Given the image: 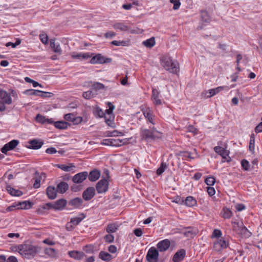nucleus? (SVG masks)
<instances>
[{
	"label": "nucleus",
	"mask_w": 262,
	"mask_h": 262,
	"mask_svg": "<svg viewBox=\"0 0 262 262\" xmlns=\"http://www.w3.org/2000/svg\"><path fill=\"white\" fill-rule=\"evenodd\" d=\"M161 64L164 69L172 73L177 74L179 71L178 63L170 57L164 56L161 58Z\"/></svg>",
	"instance_id": "nucleus-1"
},
{
	"label": "nucleus",
	"mask_w": 262,
	"mask_h": 262,
	"mask_svg": "<svg viewBox=\"0 0 262 262\" xmlns=\"http://www.w3.org/2000/svg\"><path fill=\"white\" fill-rule=\"evenodd\" d=\"M21 248L20 255L27 259L33 258L39 250L38 247L30 244H22Z\"/></svg>",
	"instance_id": "nucleus-2"
},
{
	"label": "nucleus",
	"mask_w": 262,
	"mask_h": 262,
	"mask_svg": "<svg viewBox=\"0 0 262 262\" xmlns=\"http://www.w3.org/2000/svg\"><path fill=\"white\" fill-rule=\"evenodd\" d=\"M140 135L143 139L149 140L160 138L161 133L154 127H150L149 129L141 128Z\"/></svg>",
	"instance_id": "nucleus-3"
},
{
	"label": "nucleus",
	"mask_w": 262,
	"mask_h": 262,
	"mask_svg": "<svg viewBox=\"0 0 262 262\" xmlns=\"http://www.w3.org/2000/svg\"><path fill=\"white\" fill-rule=\"evenodd\" d=\"M108 173H106V178H102L96 185V189L98 193H104L108 189Z\"/></svg>",
	"instance_id": "nucleus-4"
},
{
	"label": "nucleus",
	"mask_w": 262,
	"mask_h": 262,
	"mask_svg": "<svg viewBox=\"0 0 262 262\" xmlns=\"http://www.w3.org/2000/svg\"><path fill=\"white\" fill-rule=\"evenodd\" d=\"M158 251L155 247H151L148 251L146 259L148 262H158Z\"/></svg>",
	"instance_id": "nucleus-5"
},
{
	"label": "nucleus",
	"mask_w": 262,
	"mask_h": 262,
	"mask_svg": "<svg viewBox=\"0 0 262 262\" xmlns=\"http://www.w3.org/2000/svg\"><path fill=\"white\" fill-rule=\"evenodd\" d=\"M142 112L147 120L152 125L156 124L155 116L154 114L153 111L149 107H145L142 109Z\"/></svg>",
	"instance_id": "nucleus-6"
},
{
	"label": "nucleus",
	"mask_w": 262,
	"mask_h": 262,
	"mask_svg": "<svg viewBox=\"0 0 262 262\" xmlns=\"http://www.w3.org/2000/svg\"><path fill=\"white\" fill-rule=\"evenodd\" d=\"M111 58H105L100 54H97L93 57L91 59V63L92 64H102L105 63L110 62L111 61Z\"/></svg>",
	"instance_id": "nucleus-7"
},
{
	"label": "nucleus",
	"mask_w": 262,
	"mask_h": 262,
	"mask_svg": "<svg viewBox=\"0 0 262 262\" xmlns=\"http://www.w3.org/2000/svg\"><path fill=\"white\" fill-rule=\"evenodd\" d=\"M214 150L216 153L221 155L223 159H225V161H223V162L225 161L227 162L230 161L231 158L229 157V151L228 150L219 146H215L214 147Z\"/></svg>",
	"instance_id": "nucleus-8"
},
{
	"label": "nucleus",
	"mask_w": 262,
	"mask_h": 262,
	"mask_svg": "<svg viewBox=\"0 0 262 262\" xmlns=\"http://www.w3.org/2000/svg\"><path fill=\"white\" fill-rule=\"evenodd\" d=\"M234 229L241 234L242 236L248 238L251 235V233L247 229V228L244 226L242 224L239 225L238 224V229L237 231V223H234Z\"/></svg>",
	"instance_id": "nucleus-9"
},
{
	"label": "nucleus",
	"mask_w": 262,
	"mask_h": 262,
	"mask_svg": "<svg viewBox=\"0 0 262 262\" xmlns=\"http://www.w3.org/2000/svg\"><path fill=\"white\" fill-rule=\"evenodd\" d=\"M19 143L18 140H13L5 145L1 149V151L4 154H6L8 151L14 149Z\"/></svg>",
	"instance_id": "nucleus-10"
},
{
	"label": "nucleus",
	"mask_w": 262,
	"mask_h": 262,
	"mask_svg": "<svg viewBox=\"0 0 262 262\" xmlns=\"http://www.w3.org/2000/svg\"><path fill=\"white\" fill-rule=\"evenodd\" d=\"M95 194V189L93 187H89L82 193V198L85 201L92 199Z\"/></svg>",
	"instance_id": "nucleus-11"
},
{
	"label": "nucleus",
	"mask_w": 262,
	"mask_h": 262,
	"mask_svg": "<svg viewBox=\"0 0 262 262\" xmlns=\"http://www.w3.org/2000/svg\"><path fill=\"white\" fill-rule=\"evenodd\" d=\"M88 176V173L86 171L79 172L73 177L72 180L75 183H81L86 179Z\"/></svg>",
	"instance_id": "nucleus-12"
},
{
	"label": "nucleus",
	"mask_w": 262,
	"mask_h": 262,
	"mask_svg": "<svg viewBox=\"0 0 262 262\" xmlns=\"http://www.w3.org/2000/svg\"><path fill=\"white\" fill-rule=\"evenodd\" d=\"M226 90V91L229 90V87L227 86H221L217 87L215 89H210L206 92L207 94H209L207 95V98H210L215 95L218 94L220 91Z\"/></svg>",
	"instance_id": "nucleus-13"
},
{
	"label": "nucleus",
	"mask_w": 262,
	"mask_h": 262,
	"mask_svg": "<svg viewBox=\"0 0 262 262\" xmlns=\"http://www.w3.org/2000/svg\"><path fill=\"white\" fill-rule=\"evenodd\" d=\"M170 245L169 239H165L159 242L157 244V248L160 252H164L167 250Z\"/></svg>",
	"instance_id": "nucleus-14"
},
{
	"label": "nucleus",
	"mask_w": 262,
	"mask_h": 262,
	"mask_svg": "<svg viewBox=\"0 0 262 262\" xmlns=\"http://www.w3.org/2000/svg\"><path fill=\"white\" fill-rule=\"evenodd\" d=\"M186 255V251L183 249H180L178 250L173 255V262H180L182 261L185 257Z\"/></svg>",
	"instance_id": "nucleus-15"
},
{
	"label": "nucleus",
	"mask_w": 262,
	"mask_h": 262,
	"mask_svg": "<svg viewBox=\"0 0 262 262\" xmlns=\"http://www.w3.org/2000/svg\"><path fill=\"white\" fill-rule=\"evenodd\" d=\"M70 55L73 59L78 60L88 59L91 57L89 54L87 53H78L74 52L70 53Z\"/></svg>",
	"instance_id": "nucleus-16"
},
{
	"label": "nucleus",
	"mask_w": 262,
	"mask_h": 262,
	"mask_svg": "<svg viewBox=\"0 0 262 262\" xmlns=\"http://www.w3.org/2000/svg\"><path fill=\"white\" fill-rule=\"evenodd\" d=\"M0 98L7 104L12 103V99L9 94L5 91H0Z\"/></svg>",
	"instance_id": "nucleus-17"
},
{
	"label": "nucleus",
	"mask_w": 262,
	"mask_h": 262,
	"mask_svg": "<svg viewBox=\"0 0 262 262\" xmlns=\"http://www.w3.org/2000/svg\"><path fill=\"white\" fill-rule=\"evenodd\" d=\"M83 200L80 198H75L69 202V205L74 208H80L82 204Z\"/></svg>",
	"instance_id": "nucleus-18"
},
{
	"label": "nucleus",
	"mask_w": 262,
	"mask_h": 262,
	"mask_svg": "<svg viewBox=\"0 0 262 262\" xmlns=\"http://www.w3.org/2000/svg\"><path fill=\"white\" fill-rule=\"evenodd\" d=\"M50 46L55 53L58 55L62 54V50L60 46L59 43L55 42V39H51L50 40Z\"/></svg>",
	"instance_id": "nucleus-19"
},
{
	"label": "nucleus",
	"mask_w": 262,
	"mask_h": 262,
	"mask_svg": "<svg viewBox=\"0 0 262 262\" xmlns=\"http://www.w3.org/2000/svg\"><path fill=\"white\" fill-rule=\"evenodd\" d=\"M182 233L185 236L188 238H193L196 234V230L191 227H188L183 230Z\"/></svg>",
	"instance_id": "nucleus-20"
},
{
	"label": "nucleus",
	"mask_w": 262,
	"mask_h": 262,
	"mask_svg": "<svg viewBox=\"0 0 262 262\" xmlns=\"http://www.w3.org/2000/svg\"><path fill=\"white\" fill-rule=\"evenodd\" d=\"M151 98L155 105H161L162 101L159 98V92L156 89H152Z\"/></svg>",
	"instance_id": "nucleus-21"
},
{
	"label": "nucleus",
	"mask_w": 262,
	"mask_h": 262,
	"mask_svg": "<svg viewBox=\"0 0 262 262\" xmlns=\"http://www.w3.org/2000/svg\"><path fill=\"white\" fill-rule=\"evenodd\" d=\"M100 171L97 169H94L90 172L89 175L88 176L89 179L91 182H95L100 177Z\"/></svg>",
	"instance_id": "nucleus-22"
},
{
	"label": "nucleus",
	"mask_w": 262,
	"mask_h": 262,
	"mask_svg": "<svg viewBox=\"0 0 262 262\" xmlns=\"http://www.w3.org/2000/svg\"><path fill=\"white\" fill-rule=\"evenodd\" d=\"M57 190L55 187L49 186L47 189V194L51 200L55 199L57 196Z\"/></svg>",
	"instance_id": "nucleus-23"
},
{
	"label": "nucleus",
	"mask_w": 262,
	"mask_h": 262,
	"mask_svg": "<svg viewBox=\"0 0 262 262\" xmlns=\"http://www.w3.org/2000/svg\"><path fill=\"white\" fill-rule=\"evenodd\" d=\"M29 146H28V148L34 149H38L42 146L43 143L37 140H32L29 142Z\"/></svg>",
	"instance_id": "nucleus-24"
},
{
	"label": "nucleus",
	"mask_w": 262,
	"mask_h": 262,
	"mask_svg": "<svg viewBox=\"0 0 262 262\" xmlns=\"http://www.w3.org/2000/svg\"><path fill=\"white\" fill-rule=\"evenodd\" d=\"M52 207L53 204L51 203L43 204L39 206V207L36 210V212L39 214H43L45 213V210L52 208Z\"/></svg>",
	"instance_id": "nucleus-25"
},
{
	"label": "nucleus",
	"mask_w": 262,
	"mask_h": 262,
	"mask_svg": "<svg viewBox=\"0 0 262 262\" xmlns=\"http://www.w3.org/2000/svg\"><path fill=\"white\" fill-rule=\"evenodd\" d=\"M67 204V201L64 199H60L57 201L53 205L52 208H54L56 210H61L66 206Z\"/></svg>",
	"instance_id": "nucleus-26"
},
{
	"label": "nucleus",
	"mask_w": 262,
	"mask_h": 262,
	"mask_svg": "<svg viewBox=\"0 0 262 262\" xmlns=\"http://www.w3.org/2000/svg\"><path fill=\"white\" fill-rule=\"evenodd\" d=\"M43 177L44 179L46 178L45 174L44 173H41V175H39V172H36L35 173V182L34 183L33 186L35 188H37L40 187V183L41 181V179L42 177Z\"/></svg>",
	"instance_id": "nucleus-27"
},
{
	"label": "nucleus",
	"mask_w": 262,
	"mask_h": 262,
	"mask_svg": "<svg viewBox=\"0 0 262 262\" xmlns=\"http://www.w3.org/2000/svg\"><path fill=\"white\" fill-rule=\"evenodd\" d=\"M69 255L71 257L78 260L82 259L84 256V254L82 252L77 251H70L69 252Z\"/></svg>",
	"instance_id": "nucleus-28"
},
{
	"label": "nucleus",
	"mask_w": 262,
	"mask_h": 262,
	"mask_svg": "<svg viewBox=\"0 0 262 262\" xmlns=\"http://www.w3.org/2000/svg\"><path fill=\"white\" fill-rule=\"evenodd\" d=\"M69 188L68 184L65 182H60L57 186V191L60 193H64Z\"/></svg>",
	"instance_id": "nucleus-29"
},
{
	"label": "nucleus",
	"mask_w": 262,
	"mask_h": 262,
	"mask_svg": "<svg viewBox=\"0 0 262 262\" xmlns=\"http://www.w3.org/2000/svg\"><path fill=\"white\" fill-rule=\"evenodd\" d=\"M6 189L8 192L13 196H19L23 194V193L21 191L17 189H15L10 186H7Z\"/></svg>",
	"instance_id": "nucleus-30"
},
{
	"label": "nucleus",
	"mask_w": 262,
	"mask_h": 262,
	"mask_svg": "<svg viewBox=\"0 0 262 262\" xmlns=\"http://www.w3.org/2000/svg\"><path fill=\"white\" fill-rule=\"evenodd\" d=\"M184 203L187 206L193 207L196 205V201L193 197L189 196L185 199V201H184Z\"/></svg>",
	"instance_id": "nucleus-31"
},
{
	"label": "nucleus",
	"mask_w": 262,
	"mask_h": 262,
	"mask_svg": "<svg viewBox=\"0 0 262 262\" xmlns=\"http://www.w3.org/2000/svg\"><path fill=\"white\" fill-rule=\"evenodd\" d=\"M45 253L52 258H56L57 256V251L54 248H47L45 249Z\"/></svg>",
	"instance_id": "nucleus-32"
},
{
	"label": "nucleus",
	"mask_w": 262,
	"mask_h": 262,
	"mask_svg": "<svg viewBox=\"0 0 262 262\" xmlns=\"http://www.w3.org/2000/svg\"><path fill=\"white\" fill-rule=\"evenodd\" d=\"M119 226L116 223L109 224L106 228V231L108 233H113L117 231Z\"/></svg>",
	"instance_id": "nucleus-33"
},
{
	"label": "nucleus",
	"mask_w": 262,
	"mask_h": 262,
	"mask_svg": "<svg viewBox=\"0 0 262 262\" xmlns=\"http://www.w3.org/2000/svg\"><path fill=\"white\" fill-rule=\"evenodd\" d=\"M57 167L64 171H71L75 167V165L72 163H70L68 165L60 164L58 165Z\"/></svg>",
	"instance_id": "nucleus-34"
},
{
	"label": "nucleus",
	"mask_w": 262,
	"mask_h": 262,
	"mask_svg": "<svg viewBox=\"0 0 262 262\" xmlns=\"http://www.w3.org/2000/svg\"><path fill=\"white\" fill-rule=\"evenodd\" d=\"M85 216L83 213H81L79 216H76L71 219V222L74 226L78 225L84 218Z\"/></svg>",
	"instance_id": "nucleus-35"
},
{
	"label": "nucleus",
	"mask_w": 262,
	"mask_h": 262,
	"mask_svg": "<svg viewBox=\"0 0 262 262\" xmlns=\"http://www.w3.org/2000/svg\"><path fill=\"white\" fill-rule=\"evenodd\" d=\"M111 146L119 147L123 145L125 143L124 139H112L111 138Z\"/></svg>",
	"instance_id": "nucleus-36"
},
{
	"label": "nucleus",
	"mask_w": 262,
	"mask_h": 262,
	"mask_svg": "<svg viewBox=\"0 0 262 262\" xmlns=\"http://www.w3.org/2000/svg\"><path fill=\"white\" fill-rule=\"evenodd\" d=\"M156 41L155 37H152L144 41L142 44L146 47L151 48L155 45Z\"/></svg>",
	"instance_id": "nucleus-37"
},
{
	"label": "nucleus",
	"mask_w": 262,
	"mask_h": 262,
	"mask_svg": "<svg viewBox=\"0 0 262 262\" xmlns=\"http://www.w3.org/2000/svg\"><path fill=\"white\" fill-rule=\"evenodd\" d=\"M114 29L121 31H126L128 30V27L122 23H116L113 26Z\"/></svg>",
	"instance_id": "nucleus-38"
},
{
	"label": "nucleus",
	"mask_w": 262,
	"mask_h": 262,
	"mask_svg": "<svg viewBox=\"0 0 262 262\" xmlns=\"http://www.w3.org/2000/svg\"><path fill=\"white\" fill-rule=\"evenodd\" d=\"M201 17L202 21L206 23H209L210 21L211 18L206 11H201Z\"/></svg>",
	"instance_id": "nucleus-39"
},
{
	"label": "nucleus",
	"mask_w": 262,
	"mask_h": 262,
	"mask_svg": "<svg viewBox=\"0 0 262 262\" xmlns=\"http://www.w3.org/2000/svg\"><path fill=\"white\" fill-rule=\"evenodd\" d=\"M99 257L105 261H110L112 259V256L107 252L101 251L99 253Z\"/></svg>",
	"instance_id": "nucleus-40"
},
{
	"label": "nucleus",
	"mask_w": 262,
	"mask_h": 262,
	"mask_svg": "<svg viewBox=\"0 0 262 262\" xmlns=\"http://www.w3.org/2000/svg\"><path fill=\"white\" fill-rule=\"evenodd\" d=\"M111 43L116 46H128L130 45V42L129 40H114Z\"/></svg>",
	"instance_id": "nucleus-41"
},
{
	"label": "nucleus",
	"mask_w": 262,
	"mask_h": 262,
	"mask_svg": "<svg viewBox=\"0 0 262 262\" xmlns=\"http://www.w3.org/2000/svg\"><path fill=\"white\" fill-rule=\"evenodd\" d=\"M227 246L228 244L225 240L220 239L214 243V247L215 248H217L219 247L220 248L224 249L227 248Z\"/></svg>",
	"instance_id": "nucleus-42"
},
{
	"label": "nucleus",
	"mask_w": 262,
	"mask_h": 262,
	"mask_svg": "<svg viewBox=\"0 0 262 262\" xmlns=\"http://www.w3.org/2000/svg\"><path fill=\"white\" fill-rule=\"evenodd\" d=\"M54 125L59 129H66L70 124L65 121H57L54 122Z\"/></svg>",
	"instance_id": "nucleus-43"
},
{
	"label": "nucleus",
	"mask_w": 262,
	"mask_h": 262,
	"mask_svg": "<svg viewBox=\"0 0 262 262\" xmlns=\"http://www.w3.org/2000/svg\"><path fill=\"white\" fill-rule=\"evenodd\" d=\"M19 205V207H17L18 209H28L32 207V204L29 201H24L20 203Z\"/></svg>",
	"instance_id": "nucleus-44"
},
{
	"label": "nucleus",
	"mask_w": 262,
	"mask_h": 262,
	"mask_svg": "<svg viewBox=\"0 0 262 262\" xmlns=\"http://www.w3.org/2000/svg\"><path fill=\"white\" fill-rule=\"evenodd\" d=\"M222 213V216L224 219H229L232 215L231 211L229 209H227V208H224L223 209Z\"/></svg>",
	"instance_id": "nucleus-45"
},
{
	"label": "nucleus",
	"mask_w": 262,
	"mask_h": 262,
	"mask_svg": "<svg viewBox=\"0 0 262 262\" xmlns=\"http://www.w3.org/2000/svg\"><path fill=\"white\" fill-rule=\"evenodd\" d=\"M107 105L109 108L106 110L104 114H106V116H113V111L115 108V106L113 104L109 102L107 103Z\"/></svg>",
	"instance_id": "nucleus-46"
},
{
	"label": "nucleus",
	"mask_w": 262,
	"mask_h": 262,
	"mask_svg": "<svg viewBox=\"0 0 262 262\" xmlns=\"http://www.w3.org/2000/svg\"><path fill=\"white\" fill-rule=\"evenodd\" d=\"M96 94H94L92 91H88L83 93L82 96L86 99H90L94 97Z\"/></svg>",
	"instance_id": "nucleus-47"
},
{
	"label": "nucleus",
	"mask_w": 262,
	"mask_h": 262,
	"mask_svg": "<svg viewBox=\"0 0 262 262\" xmlns=\"http://www.w3.org/2000/svg\"><path fill=\"white\" fill-rule=\"evenodd\" d=\"M167 165L166 163L162 162L161 164V165L159 168H158L157 170V174L159 176L161 175L167 168Z\"/></svg>",
	"instance_id": "nucleus-48"
},
{
	"label": "nucleus",
	"mask_w": 262,
	"mask_h": 262,
	"mask_svg": "<svg viewBox=\"0 0 262 262\" xmlns=\"http://www.w3.org/2000/svg\"><path fill=\"white\" fill-rule=\"evenodd\" d=\"M92 88L94 90H102L105 88V86L102 83L99 82H94L92 85Z\"/></svg>",
	"instance_id": "nucleus-49"
},
{
	"label": "nucleus",
	"mask_w": 262,
	"mask_h": 262,
	"mask_svg": "<svg viewBox=\"0 0 262 262\" xmlns=\"http://www.w3.org/2000/svg\"><path fill=\"white\" fill-rule=\"evenodd\" d=\"M205 183L208 186H212L215 182V178L213 177H207L205 179Z\"/></svg>",
	"instance_id": "nucleus-50"
},
{
	"label": "nucleus",
	"mask_w": 262,
	"mask_h": 262,
	"mask_svg": "<svg viewBox=\"0 0 262 262\" xmlns=\"http://www.w3.org/2000/svg\"><path fill=\"white\" fill-rule=\"evenodd\" d=\"M105 118L106 123L110 126L113 127L114 123L112 122V119L113 118V116H106V114L103 116Z\"/></svg>",
	"instance_id": "nucleus-51"
},
{
	"label": "nucleus",
	"mask_w": 262,
	"mask_h": 262,
	"mask_svg": "<svg viewBox=\"0 0 262 262\" xmlns=\"http://www.w3.org/2000/svg\"><path fill=\"white\" fill-rule=\"evenodd\" d=\"M170 2L173 5V9L175 10L180 8L181 2L180 0H170Z\"/></svg>",
	"instance_id": "nucleus-52"
},
{
	"label": "nucleus",
	"mask_w": 262,
	"mask_h": 262,
	"mask_svg": "<svg viewBox=\"0 0 262 262\" xmlns=\"http://www.w3.org/2000/svg\"><path fill=\"white\" fill-rule=\"evenodd\" d=\"M39 38L41 41L45 45L48 43V37L46 33H42L39 35Z\"/></svg>",
	"instance_id": "nucleus-53"
},
{
	"label": "nucleus",
	"mask_w": 262,
	"mask_h": 262,
	"mask_svg": "<svg viewBox=\"0 0 262 262\" xmlns=\"http://www.w3.org/2000/svg\"><path fill=\"white\" fill-rule=\"evenodd\" d=\"M94 114L96 116H97L98 117L100 118L103 117L105 115L103 111L98 107H97L95 108Z\"/></svg>",
	"instance_id": "nucleus-54"
},
{
	"label": "nucleus",
	"mask_w": 262,
	"mask_h": 262,
	"mask_svg": "<svg viewBox=\"0 0 262 262\" xmlns=\"http://www.w3.org/2000/svg\"><path fill=\"white\" fill-rule=\"evenodd\" d=\"M104 238L105 241L108 243H111L114 241V236L111 233H108V234L106 235Z\"/></svg>",
	"instance_id": "nucleus-55"
},
{
	"label": "nucleus",
	"mask_w": 262,
	"mask_h": 262,
	"mask_svg": "<svg viewBox=\"0 0 262 262\" xmlns=\"http://www.w3.org/2000/svg\"><path fill=\"white\" fill-rule=\"evenodd\" d=\"M41 91L36 90H28L26 91V93L30 95L39 96Z\"/></svg>",
	"instance_id": "nucleus-56"
},
{
	"label": "nucleus",
	"mask_w": 262,
	"mask_h": 262,
	"mask_svg": "<svg viewBox=\"0 0 262 262\" xmlns=\"http://www.w3.org/2000/svg\"><path fill=\"white\" fill-rule=\"evenodd\" d=\"M241 164H242V166L243 168L245 170L247 171V170H249V163L247 160H246L245 159L241 161Z\"/></svg>",
	"instance_id": "nucleus-57"
},
{
	"label": "nucleus",
	"mask_w": 262,
	"mask_h": 262,
	"mask_svg": "<svg viewBox=\"0 0 262 262\" xmlns=\"http://www.w3.org/2000/svg\"><path fill=\"white\" fill-rule=\"evenodd\" d=\"M75 116L72 113H69L66 114L64 116V118L67 121L73 122Z\"/></svg>",
	"instance_id": "nucleus-58"
},
{
	"label": "nucleus",
	"mask_w": 262,
	"mask_h": 262,
	"mask_svg": "<svg viewBox=\"0 0 262 262\" xmlns=\"http://www.w3.org/2000/svg\"><path fill=\"white\" fill-rule=\"evenodd\" d=\"M21 41L19 39H17L15 43L11 42H8L6 44V47L11 46L13 48H15L17 46L20 45Z\"/></svg>",
	"instance_id": "nucleus-59"
},
{
	"label": "nucleus",
	"mask_w": 262,
	"mask_h": 262,
	"mask_svg": "<svg viewBox=\"0 0 262 262\" xmlns=\"http://www.w3.org/2000/svg\"><path fill=\"white\" fill-rule=\"evenodd\" d=\"M36 120L39 122L46 123V118L41 115L38 114L36 117Z\"/></svg>",
	"instance_id": "nucleus-60"
},
{
	"label": "nucleus",
	"mask_w": 262,
	"mask_h": 262,
	"mask_svg": "<svg viewBox=\"0 0 262 262\" xmlns=\"http://www.w3.org/2000/svg\"><path fill=\"white\" fill-rule=\"evenodd\" d=\"M222 232L221 231V230H220L219 229H214L212 233L211 237H212V238H213V237L219 238L222 236Z\"/></svg>",
	"instance_id": "nucleus-61"
},
{
	"label": "nucleus",
	"mask_w": 262,
	"mask_h": 262,
	"mask_svg": "<svg viewBox=\"0 0 262 262\" xmlns=\"http://www.w3.org/2000/svg\"><path fill=\"white\" fill-rule=\"evenodd\" d=\"M39 96L43 98L51 97L53 96V94L49 92H46L41 91Z\"/></svg>",
	"instance_id": "nucleus-62"
},
{
	"label": "nucleus",
	"mask_w": 262,
	"mask_h": 262,
	"mask_svg": "<svg viewBox=\"0 0 262 262\" xmlns=\"http://www.w3.org/2000/svg\"><path fill=\"white\" fill-rule=\"evenodd\" d=\"M187 129L188 132L192 133L194 134V135H196L198 133V129L194 127L193 125H189Z\"/></svg>",
	"instance_id": "nucleus-63"
},
{
	"label": "nucleus",
	"mask_w": 262,
	"mask_h": 262,
	"mask_svg": "<svg viewBox=\"0 0 262 262\" xmlns=\"http://www.w3.org/2000/svg\"><path fill=\"white\" fill-rule=\"evenodd\" d=\"M134 233L138 237H140L143 234L142 230L141 228H136L134 230Z\"/></svg>",
	"instance_id": "nucleus-64"
}]
</instances>
